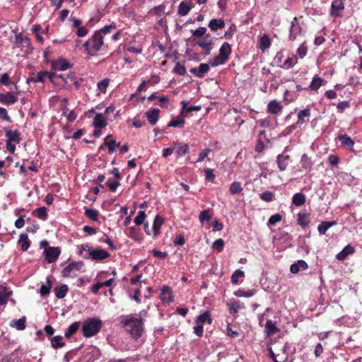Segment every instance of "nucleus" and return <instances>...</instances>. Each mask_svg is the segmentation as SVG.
Returning a JSON list of instances; mask_svg holds the SVG:
<instances>
[{
	"mask_svg": "<svg viewBox=\"0 0 362 362\" xmlns=\"http://www.w3.org/2000/svg\"><path fill=\"white\" fill-rule=\"evenodd\" d=\"M122 323L125 330L131 334L133 339H137L141 337L144 329L143 320L141 317L127 316Z\"/></svg>",
	"mask_w": 362,
	"mask_h": 362,
	"instance_id": "obj_1",
	"label": "nucleus"
},
{
	"mask_svg": "<svg viewBox=\"0 0 362 362\" xmlns=\"http://www.w3.org/2000/svg\"><path fill=\"white\" fill-rule=\"evenodd\" d=\"M103 45V37L100 32L95 31L93 35L83 44L88 54L94 56Z\"/></svg>",
	"mask_w": 362,
	"mask_h": 362,
	"instance_id": "obj_2",
	"label": "nucleus"
},
{
	"mask_svg": "<svg viewBox=\"0 0 362 362\" xmlns=\"http://www.w3.org/2000/svg\"><path fill=\"white\" fill-rule=\"evenodd\" d=\"M102 327V321L98 318H88L82 326L83 334L85 337H91L98 334Z\"/></svg>",
	"mask_w": 362,
	"mask_h": 362,
	"instance_id": "obj_3",
	"label": "nucleus"
},
{
	"mask_svg": "<svg viewBox=\"0 0 362 362\" xmlns=\"http://www.w3.org/2000/svg\"><path fill=\"white\" fill-rule=\"evenodd\" d=\"M232 49L228 42H224L219 49L218 56L214 57L209 61L211 66L215 67L227 62L231 54Z\"/></svg>",
	"mask_w": 362,
	"mask_h": 362,
	"instance_id": "obj_4",
	"label": "nucleus"
},
{
	"mask_svg": "<svg viewBox=\"0 0 362 362\" xmlns=\"http://www.w3.org/2000/svg\"><path fill=\"white\" fill-rule=\"evenodd\" d=\"M83 266L84 264L81 261L72 262L62 271V275L63 277H76L78 272L82 269Z\"/></svg>",
	"mask_w": 362,
	"mask_h": 362,
	"instance_id": "obj_5",
	"label": "nucleus"
},
{
	"mask_svg": "<svg viewBox=\"0 0 362 362\" xmlns=\"http://www.w3.org/2000/svg\"><path fill=\"white\" fill-rule=\"evenodd\" d=\"M61 250L58 247H48L44 250L45 260L51 264L55 262L60 255Z\"/></svg>",
	"mask_w": 362,
	"mask_h": 362,
	"instance_id": "obj_6",
	"label": "nucleus"
},
{
	"mask_svg": "<svg viewBox=\"0 0 362 362\" xmlns=\"http://www.w3.org/2000/svg\"><path fill=\"white\" fill-rule=\"evenodd\" d=\"M302 28L298 23V21L296 17L293 18V21L291 22V28H290V33H289V40L291 41H294L297 37L301 33Z\"/></svg>",
	"mask_w": 362,
	"mask_h": 362,
	"instance_id": "obj_7",
	"label": "nucleus"
},
{
	"mask_svg": "<svg viewBox=\"0 0 362 362\" xmlns=\"http://www.w3.org/2000/svg\"><path fill=\"white\" fill-rule=\"evenodd\" d=\"M343 0H334L331 4L330 15L332 17H338L342 11L344 10Z\"/></svg>",
	"mask_w": 362,
	"mask_h": 362,
	"instance_id": "obj_8",
	"label": "nucleus"
},
{
	"mask_svg": "<svg viewBox=\"0 0 362 362\" xmlns=\"http://www.w3.org/2000/svg\"><path fill=\"white\" fill-rule=\"evenodd\" d=\"M177 157H182L189 153V148L188 144L176 141L173 143Z\"/></svg>",
	"mask_w": 362,
	"mask_h": 362,
	"instance_id": "obj_9",
	"label": "nucleus"
},
{
	"mask_svg": "<svg viewBox=\"0 0 362 362\" xmlns=\"http://www.w3.org/2000/svg\"><path fill=\"white\" fill-rule=\"evenodd\" d=\"M90 255H91V259L93 260L102 261L108 258L110 253L103 249L97 248L93 249Z\"/></svg>",
	"mask_w": 362,
	"mask_h": 362,
	"instance_id": "obj_10",
	"label": "nucleus"
},
{
	"mask_svg": "<svg viewBox=\"0 0 362 362\" xmlns=\"http://www.w3.org/2000/svg\"><path fill=\"white\" fill-rule=\"evenodd\" d=\"M5 135L7 137L6 142L12 144H19L21 141L20 133L18 130L12 131L6 128H4Z\"/></svg>",
	"mask_w": 362,
	"mask_h": 362,
	"instance_id": "obj_11",
	"label": "nucleus"
},
{
	"mask_svg": "<svg viewBox=\"0 0 362 362\" xmlns=\"http://www.w3.org/2000/svg\"><path fill=\"white\" fill-rule=\"evenodd\" d=\"M210 68L208 64L202 63L198 68H192L190 72L198 78H203L209 72Z\"/></svg>",
	"mask_w": 362,
	"mask_h": 362,
	"instance_id": "obj_12",
	"label": "nucleus"
},
{
	"mask_svg": "<svg viewBox=\"0 0 362 362\" xmlns=\"http://www.w3.org/2000/svg\"><path fill=\"white\" fill-rule=\"evenodd\" d=\"M160 110L158 108L150 109L146 112L145 116L146 117L148 122L152 125H155L159 118Z\"/></svg>",
	"mask_w": 362,
	"mask_h": 362,
	"instance_id": "obj_13",
	"label": "nucleus"
},
{
	"mask_svg": "<svg viewBox=\"0 0 362 362\" xmlns=\"http://www.w3.org/2000/svg\"><path fill=\"white\" fill-rule=\"evenodd\" d=\"M207 37L208 35L200 39L197 42V45L204 50L206 55H209L213 49L214 43L212 40L208 39Z\"/></svg>",
	"mask_w": 362,
	"mask_h": 362,
	"instance_id": "obj_14",
	"label": "nucleus"
},
{
	"mask_svg": "<svg viewBox=\"0 0 362 362\" xmlns=\"http://www.w3.org/2000/svg\"><path fill=\"white\" fill-rule=\"evenodd\" d=\"M18 101V98L12 93L8 92L6 94L0 93V103L7 105H13Z\"/></svg>",
	"mask_w": 362,
	"mask_h": 362,
	"instance_id": "obj_15",
	"label": "nucleus"
},
{
	"mask_svg": "<svg viewBox=\"0 0 362 362\" xmlns=\"http://www.w3.org/2000/svg\"><path fill=\"white\" fill-rule=\"evenodd\" d=\"M355 252V249L350 245H347L343 250L336 255V258L339 261L344 260L349 255Z\"/></svg>",
	"mask_w": 362,
	"mask_h": 362,
	"instance_id": "obj_16",
	"label": "nucleus"
},
{
	"mask_svg": "<svg viewBox=\"0 0 362 362\" xmlns=\"http://www.w3.org/2000/svg\"><path fill=\"white\" fill-rule=\"evenodd\" d=\"M310 116V109L307 107L302 110H300L298 113V119L296 122V126L300 127L303 124L306 119L305 118H308Z\"/></svg>",
	"mask_w": 362,
	"mask_h": 362,
	"instance_id": "obj_17",
	"label": "nucleus"
},
{
	"mask_svg": "<svg viewBox=\"0 0 362 362\" xmlns=\"http://www.w3.org/2000/svg\"><path fill=\"white\" fill-rule=\"evenodd\" d=\"M341 143L342 146L349 150H352L355 144L354 140L347 134L339 135L337 138Z\"/></svg>",
	"mask_w": 362,
	"mask_h": 362,
	"instance_id": "obj_18",
	"label": "nucleus"
},
{
	"mask_svg": "<svg viewBox=\"0 0 362 362\" xmlns=\"http://www.w3.org/2000/svg\"><path fill=\"white\" fill-rule=\"evenodd\" d=\"M282 108L283 106L281 103L274 100L269 103L267 105V112L273 115H276L282 110Z\"/></svg>",
	"mask_w": 362,
	"mask_h": 362,
	"instance_id": "obj_19",
	"label": "nucleus"
},
{
	"mask_svg": "<svg viewBox=\"0 0 362 362\" xmlns=\"http://www.w3.org/2000/svg\"><path fill=\"white\" fill-rule=\"evenodd\" d=\"M107 123L102 113H97L93 119V125L95 128L103 129Z\"/></svg>",
	"mask_w": 362,
	"mask_h": 362,
	"instance_id": "obj_20",
	"label": "nucleus"
},
{
	"mask_svg": "<svg viewBox=\"0 0 362 362\" xmlns=\"http://www.w3.org/2000/svg\"><path fill=\"white\" fill-rule=\"evenodd\" d=\"M160 298L163 303H168L173 300L172 290L168 286H163L161 289Z\"/></svg>",
	"mask_w": 362,
	"mask_h": 362,
	"instance_id": "obj_21",
	"label": "nucleus"
},
{
	"mask_svg": "<svg viewBox=\"0 0 362 362\" xmlns=\"http://www.w3.org/2000/svg\"><path fill=\"white\" fill-rule=\"evenodd\" d=\"M226 25V23L223 19H211L209 23V28L211 31H216L218 29H223Z\"/></svg>",
	"mask_w": 362,
	"mask_h": 362,
	"instance_id": "obj_22",
	"label": "nucleus"
},
{
	"mask_svg": "<svg viewBox=\"0 0 362 362\" xmlns=\"http://www.w3.org/2000/svg\"><path fill=\"white\" fill-rule=\"evenodd\" d=\"M288 160L289 156L288 155L279 154L277 156L276 161L279 170L284 171L287 168L288 165Z\"/></svg>",
	"mask_w": 362,
	"mask_h": 362,
	"instance_id": "obj_23",
	"label": "nucleus"
},
{
	"mask_svg": "<svg viewBox=\"0 0 362 362\" xmlns=\"http://www.w3.org/2000/svg\"><path fill=\"white\" fill-rule=\"evenodd\" d=\"M128 236L135 241L140 242L143 240V233L139 228L134 226L129 228Z\"/></svg>",
	"mask_w": 362,
	"mask_h": 362,
	"instance_id": "obj_24",
	"label": "nucleus"
},
{
	"mask_svg": "<svg viewBox=\"0 0 362 362\" xmlns=\"http://www.w3.org/2000/svg\"><path fill=\"white\" fill-rule=\"evenodd\" d=\"M324 80L319 77L318 75H315L313 80L308 88H305V90H311L317 91L320 87L322 85Z\"/></svg>",
	"mask_w": 362,
	"mask_h": 362,
	"instance_id": "obj_25",
	"label": "nucleus"
},
{
	"mask_svg": "<svg viewBox=\"0 0 362 362\" xmlns=\"http://www.w3.org/2000/svg\"><path fill=\"white\" fill-rule=\"evenodd\" d=\"M47 75H48V71H40L37 74H33L32 76H30L28 78V82L44 83L45 78L47 77Z\"/></svg>",
	"mask_w": 362,
	"mask_h": 362,
	"instance_id": "obj_26",
	"label": "nucleus"
},
{
	"mask_svg": "<svg viewBox=\"0 0 362 362\" xmlns=\"http://www.w3.org/2000/svg\"><path fill=\"white\" fill-rule=\"evenodd\" d=\"M195 322L200 325H203L206 322L209 325H211L212 323V318L211 317L210 313L209 311H205L200 315L197 316L195 319Z\"/></svg>",
	"mask_w": 362,
	"mask_h": 362,
	"instance_id": "obj_27",
	"label": "nucleus"
},
{
	"mask_svg": "<svg viewBox=\"0 0 362 362\" xmlns=\"http://www.w3.org/2000/svg\"><path fill=\"white\" fill-rule=\"evenodd\" d=\"M265 332L267 336H272L280 332V329L276 327L275 322H273L271 320H268L265 325Z\"/></svg>",
	"mask_w": 362,
	"mask_h": 362,
	"instance_id": "obj_28",
	"label": "nucleus"
},
{
	"mask_svg": "<svg viewBox=\"0 0 362 362\" xmlns=\"http://www.w3.org/2000/svg\"><path fill=\"white\" fill-rule=\"evenodd\" d=\"M297 221L302 228H305L310 223V215L305 213H299Z\"/></svg>",
	"mask_w": 362,
	"mask_h": 362,
	"instance_id": "obj_29",
	"label": "nucleus"
},
{
	"mask_svg": "<svg viewBox=\"0 0 362 362\" xmlns=\"http://www.w3.org/2000/svg\"><path fill=\"white\" fill-rule=\"evenodd\" d=\"M188 102L187 100H182L181 101L180 104L182 105V112L181 115L183 117H187V115H184L183 112L186 111L187 112H190L192 111H199L201 110V106H197V105H191L188 106Z\"/></svg>",
	"mask_w": 362,
	"mask_h": 362,
	"instance_id": "obj_30",
	"label": "nucleus"
},
{
	"mask_svg": "<svg viewBox=\"0 0 362 362\" xmlns=\"http://www.w3.org/2000/svg\"><path fill=\"white\" fill-rule=\"evenodd\" d=\"M11 294V291H9L5 286L0 287V306L7 303L8 297Z\"/></svg>",
	"mask_w": 362,
	"mask_h": 362,
	"instance_id": "obj_31",
	"label": "nucleus"
},
{
	"mask_svg": "<svg viewBox=\"0 0 362 362\" xmlns=\"http://www.w3.org/2000/svg\"><path fill=\"white\" fill-rule=\"evenodd\" d=\"M18 243H21V249L23 251H27L30 245V241L28 239V236L26 233H21Z\"/></svg>",
	"mask_w": 362,
	"mask_h": 362,
	"instance_id": "obj_32",
	"label": "nucleus"
},
{
	"mask_svg": "<svg viewBox=\"0 0 362 362\" xmlns=\"http://www.w3.org/2000/svg\"><path fill=\"white\" fill-rule=\"evenodd\" d=\"M337 224L336 221H322L317 226V230L319 233L322 235H325L327 230L333 226Z\"/></svg>",
	"mask_w": 362,
	"mask_h": 362,
	"instance_id": "obj_33",
	"label": "nucleus"
},
{
	"mask_svg": "<svg viewBox=\"0 0 362 362\" xmlns=\"http://www.w3.org/2000/svg\"><path fill=\"white\" fill-rule=\"evenodd\" d=\"M52 66L57 70L65 71L71 66V64L65 59H60L53 63Z\"/></svg>",
	"mask_w": 362,
	"mask_h": 362,
	"instance_id": "obj_34",
	"label": "nucleus"
},
{
	"mask_svg": "<svg viewBox=\"0 0 362 362\" xmlns=\"http://www.w3.org/2000/svg\"><path fill=\"white\" fill-rule=\"evenodd\" d=\"M292 203L296 206H300L305 203V196L300 192L296 193L292 197Z\"/></svg>",
	"mask_w": 362,
	"mask_h": 362,
	"instance_id": "obj_35",
	"label": "nucleus"
},
{
	"mask_svg": "<svg viewBox=\"0 0 362 362\" xmlns=\"http://www.w3.org/2000/svg\"><path fill=\"white\" fill-rule=\"evenodd\" d=\"M163 223V218L160 216H156L153 224V235L157 236L160 233V230L161 226Z\"/></svg>",
	"mask_w": 362,
	"mask_h": 362,
	"instance_id": "obj_36",
	"label": "nucleus"
},
{
	"mask_svg": "<svg viewBox=\"0 0 362 362\" xmlns=\"http://www.w3.org/2000/svg\"><path fill=\"white\" fill-rule=\"evenodd\" d=\"M93 249L88 244H82L80 247L79 255L84 259H91V251Z\"/></svg>",
	"mask_w": 362,
	"mask_h": 362,
	"instance_id": "obj_37",
	"label": "nucleus"
},
{
	"mask_svg": "<svg viewBox=\"0 0 362 362\" xmlns=\"http://www.w3.org/2000/svg\"><path fill=\"white\" fill-rule=\"evenodd\" d=\"M69 291V287L66 284H63L59 287L54 288L56 297L59 299H62L66 296Z\"/></svg>",
	"mask_w": 362,
	"mask_h": 362,
	"instance_id": "obj_38",
	"label": "nucleus"
},
{
	"mask_svg": "<svg viewBox=\"0 0 362 362\" xmlns=\"http://www.w3.org/2000/svg\"><path fill=\"white\" fill-rule=\"evenodd\" d=\"M300 165L305 170H310L312 168L313 162L307 154L304 153L301 156Z\"/></svg>",
	"mask_w": 362,
	"mask_h": 362,
	"instance_id": "obj_39",
	"label": "nucleus"
},
{
	"mask_svg": "<svg viewBox=\"0 0 362 362\" xmlns=\"http://www.w3.org/2000/svg\"><path fill=\"white\" fill-rule=\"evenodd\" d=\"M229 313L231 315H234L238 313L240 310L243 308V305L239 300L228 303Z\"/></svg>",
	"mask_w": 362,
	"mask_h": 362,
	"instance_id": "obj_40",
	"label": "nucleus"
},
{
	"mask_svg": "<svg viewBox=\"0 0 362 362\" xmlns=\"http://www.w3.org/2000/svg\"><path fill=\"white\" fill-rule=\"evenodd\" d=\"M52 286V282L49 279L46 281V284H43L40 288V293L42 296H45L49 294L50 289Z\"/></svg>",
	"mask_w": 362,
	"mask_h": 362,
	"instance_id": "obj_41",
	"label": "nucleus"
},
{
	"mask_svg": "<svg viewBox=\"0 0 362 362\" xmlns=\"http://www.w3.org/2000/svg\"><path fill=\"white\" fill-rule=\"evenodd\" d=\"M80 326L79 322H73L65 332V337L69 339L74 334H75L78 329Z\"/></svg>",
	"mask_w": 362,
	"mask_h": 362,
	"instance_id": "obj_42",
	"label": "nucleus"
},
{
	"mask_svg": "<svg viewBox=\"0 0 362 362\" xmlns=\"http://www.w3.org/2000/svg\"><path fill=\"white\" fill-rule=\"evenodd\" d=\"M104 145H105L108 148V153L112 154L115 151L116 146H119L120 143H117L115 139L107 140V139H104Z\"/></svg>",
	"mask_w": 362,
	"mask_h": 362,
	"instance_id": "obj_43",
	"label": "nucleus"
},
{
	"mask_svg": "<svg viewBox=\"0 0 362 362\" xmlns=\"http://www.w3.org/2000/svg\"><path fill=\"white\" fill-rule=\"evenodd\" d=\"M33 214L40 219L45 220L47 218V210L46 207L42 206L35 209Z\"/></svg>",
	"mask_w": 362,
	"mask_h": 362,
	"instance_id": "obj_44",
	"label": "nucleus"
},
{
	"mask_svg": "<svg viewBox=\"0 0 362 362\" xmlns=\"http://www.w3.org/2000/svg\"><path fill=\"white\" fill-rule=\"evenodd\" d=\"M190 11V7L186 2L182 1L178 6L177 13L181 16H185Z\"/></svg>",
	"mask_w": 362,
	"mask_h": 362,
	"instance_id": "obj_45",
	"label": "nucleus"
},
{
	"mask_svg": "<svg viewBox=\"0 0 362 362\" xmlns=\"http://www.w3.org/2000/svg\"><path fill=\"white\" fill-rule=\"evenodd\" d=\"M63 337L62 336H55L51 339L52 346L54 349L63 347L65 344L62 341Z\"/></svg>",
	"mask_w": 362,
	"mask_h": 362,
	"instance_id": "obj_46",
	"label": "nucleus"
},
{
	"mask_svg": "<svg viewBox=\"0 0 362 362\" xmlns=\"http://www.w3.org/2000/svg\"><path fill=\"white\" fill-rule=\"evenodd\" d=\"M85 215L90 219L97 221L99 213L97 210L90 208L85 209Z\"/></svg>",
	"mask_w": 362,
	"mask_h": 362,
	"instance_id": "obj_47",
	"label": "nucleus"
},
{
	"mask_svg": "<svg viewBox=\"0 0 362 362\" xmlns=\"http://www.w3.org/2000/svg\"><path fill=\"white\" fill-rule=\"evenodd\" d=\"M297 59L293 57H288L284 60L282 64H279V66L283 69H288L293 66L297 63Z\"/></svg>",
	"mask_w": 362,
	"mask_h": 362,
	"instance_id": "obj_48",
	"label": "nucleus"
},
{
	"mask_svg": "<svg viewBox=\"0 0 362 362\" xmlns=\"http://www.w3.org/2000/svg\"><path fill=\"white\" fill-rule=\"evenodd\" d=\"M271 45V40L268 35H264L260 38V45L259 48L264 51L265 49H268Z\"/></svg>",
	"mask_w": 362,
	"mask_h": 362,
	"instance_id": "obj_49",
	"label": "nucleus"
},
{
	"mask_svg": "<svg viewBox=\"0 0 362 362\" xmlns=\"http://www.w3.org/2000/svg\"><path fill=\"white\" fill-rule=\"evenodd\" d=\"M259 197L262 201L270 202L275 199V194L270 191L263 192L259 194Z\"/></svg>",
	"mask_w": 362,
	"mask_h": 362,
	"instance_id": "obj_50",
	"label": "nucleus"
},
{
	"mask_svg": "<svg viewBox=\"0 0 362 362\" xmlns=\"http://www.w3.org/2000/svg\"><path fill=\"white\" fill-rule=\"evenodd\" d=\"M21 46L22 49L25 48V52L28 54L31 53L33 50V47H32L31 44V40L28 37H25V38H24V40Z\"/></svg>",
	"mask_w": 362,
	"mask_h": 362,
	"instance_id": "obj_51",
	"label": "nucleus"
},
{
	"mask_svg": "<svg viewBox=\"0 0 362 362\" xmlns=\"http://www.w3.org/2000/svg\"><path fill=\"white\" fill-rule=\"evenodd\" d=\"M25 322H26V317L25 316L22 317L19 320H17L16 321H13L12 324H11V326L16 327V328L18 330H24L25 329Z\"/></svg>",
	"mask_w": 362,
	"mask_h": 362,
	"instance_id": "obj_52",
	"label": "nucleus"
},
{
	"mask_svg": "<svg viewBox=\"0 0 362 362\" xmlns=\"http://www.w3.org/2000/svg\"><path fill=\"white\" fill-rule=\"evenodd\" d=\"M229 191L232 194H236L243 191V187L239 182H233L230 185Z\"/></svg>",
	"mask_w": 362,
	"mask_h": 362,
	"instance_id": "obj_53",
	"label": "nucleus"
},
{
	"mask_svg": "<svg viewBox=\"0 0 362 362\" xmlns=\"http://www.w3.org/2000/svg\"><path fill=\"white\" fill-rule=\"evenodd\" d=\"M264 133H265V132L263 130V131H261L259 134V138L257 145L255 146V151L257 153H262L264 150L265 145H264V142L262 141V138H261L262 135L264 134Z\"/></svg>",
	"mask_w": 362,
	"mask_h": 362,
	"instance_id": "obj_54",
	"label": "nucleus"
},
{
	"mask_svg": "<svg viewBox=\"0 0 362 362\" xmlns=\"http://www.w3.org/2000/svg\"><path fill=\"white\" fill-rule=\"evenodd\" d=\"M224 240L221 238L215 240L212 245V248L216 250L218 252H221L223 250Z\"/></svg>",
	"mask_w": 362,
	"mask_h": 362,
	"instance_id": "obj_55",
	"label": "nucleus"
},
{
	"mask_svg": "<svg viewBox=\"0 0 362 362\" xmlns=\"http://www.w3.org/2000/svg\"><path fill=\"white\" fill-rule=\"evenodd\" d=\"M146 218V215L145 211H139L137 214V216L134 218V223L136 226H141L144 223L145 219Z\"/></svg>",
	"mask_w": 362,
	"mask_h": 362,
	"instance_id": "obj_56",
	"label": "nucleus"
},
{
	"mask_svg": "<svg viewBox=\"0 0 362 362\" xmlns=\"http://www.w3.org/2000/svg\"><path fill=\"white\" fill-rule=\"evenodd\" d=\"M110 83V79L106 78L103 80L99 81L97 84L98 88L103 93H105L107 91V88L108 87Z\"/></svg>",
	"mask_w": 362,
	"mask_h": 362,
	"instance_id": "obj_57",
	"label": "nucleus"
},
{
	"mask_svg": "<svg viewBox=\"0 0 362 362\" xmlns=\"http://www.w3.org/2000/svg\"><path fill=\"white\" fill-rule=\"evenodd\" d=\"M245 273L240 269H237L234 272V273L231 276V283L233 284H237L238 283L239 277H244Z\"/></svg>",
	"mask_w": 362,
	"mask_h": 362,
	"instance_id": "obj_58",
	"label": "nucleus"
},
{
	"mask_svg": "<svg viewBox=\"0 0 362 362\" xmlns=\"http://www.w3.org/2000/svg\"><path fill=\"white\" fill-rule=\"evenodd\" d=\"M199 221L203 225L205 221H210L211 217L209 214V210H203L200 212L199 216Z\"/></svg>",
	"mask_w": 362,
	"mask_h": 362,
	"instance_id": "obj_59",
	"label": "nucleus"
},
{
	"mask_svg": "<svg viewBox=\"0 0 362 362\" xmlns=\"http://www.w3.org/2000/svg\"><path fill=\"white\" fill-rule=\"evenodd\" d=\"M191 33L193 36L200 38L206 35V28L205 27H199L196 30H192Z\"/></svg>",
	"mask_w": 362,
	"mask_h": 362,
	"instance_id": "obj_60",
	"label": "nucleus"
},
{
	"mask_svg": "<svg viewBox=\"0 0 362 362\" xmlns=\"http://www.w3.org/2000/svg\"><path fill=\"white\" fill-rule=\"evenodd\" d=\"M185 122L184 119H173L168 123V127L182 128L184 127Z\"/></svg>",
	"mask_w": 362,
	"mask_h": 362,
	"instance_id": "obj_61",
	"label": "nucleus"
},
{
	"mask_svg": "<svg viewBox=\"0 0 362 362\" xmlns=\"http://www.w3.org/2000/svg\"><path fill=\"white\" fill-rule=\"evenodd\" d=\"M173 72L178 74L180 76H185L186 74V68L180 62H177L173 69Z\"/></svg>",
	"mask_w": 362,
	"mask_h": 362,
	"instance_id": "obj_62",
	"label": "nucleus"
},
{
	"mask_svg": "<svg viewBox=\"0 0 362 362\" xmlns=\"http://www.w3.org/2000/svg\"><path fill=\"white\" fill-rule=\"evenodd\" d=\"M204 175L206 180H209L210 182H214L215 180V175L214 173V170L211 168H206L204 169Z\"/></svg>",
	"mask_w": 362,
	"mask_h": 362,
	"instance_id": "obj_63",
	"label": "nucleus"
},
{
	"mask_svg": "<svg viewBox=\"0 0 362 362\" xmlns=\"http://www.w3.org/2000/svg\"><path fill=\"white\" fill-rule=\"evenodd\" d=\"M282 218V216L279 214H275L272 215L268 221V224L271 226H274L278 222H279Z\"/></svg>",
	"mask_w": 362,
	"mask_h": 362,
	"instance_id": "obj_64",
	"label": "nucleus"
}]
</instances>
